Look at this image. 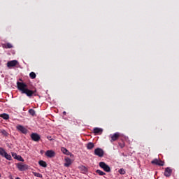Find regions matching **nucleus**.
<instances>
[{"label": "nucleus", "mask_w": 179, "mask_h": 179, "mask_svg": "<svg viewBox=\"0 0 179 179\" xmlns=\"http://www.w3.org/2000/svg\"><path fill=\"white\" fill-rule=\"evenodd\" d=\"M17 87L18 90L21 92L22 94H26L27 97H33V96H37V90H29L27 87V85L24 83L17 82Z\"/></svg>", "instance_id": "obj_1"}, {"label": "nucleus", "mask_w": 179, "mask_h": 179, "mask_svg": "<svg viewBox=\"0 0 179 179\" xmlns=\"http://www.w3.org/2000/svg\"><path fill=\"white\" fill-rule=\"evenodd\" d=\"M0 155L2 157H5V159H6V160H12V156L9 154H8V152H6V151L5 150V149L2 148L0 147Z\"/></svg>", "instance_id": "obj_2"}, {"label": "nucleus", "mask_w": 179, "mask_h": 179, "mask_svg": "<svg viewBox=\"0 0 179 179\" xmlns=\"http://www.w3.org/2000/svg\"><path fill=\"white\" fill-rule=\"evenodd\" d=\"M99 167L101 169H103V171H105L106 173H110L111 171V168L110 166L107 165L106 162H99Z\"/></svg>", "instance_id": "obj_3"}, {"label": "nucleus", "mask_w": 179, "mask_h": 179, "mask_svg": "<svg viewBox=\"0 0 179 179\" xmlns=\"http://www.w3.org/2000/svg\"><path fill=\"white\" fill-rule=\"evenodd\" d=\"M16 166H17V169H18L20 171H26V170H29L28 165L23 164L22 162L17 164Z\"/></svg>", "instance_id": "obj_4"}, {"label": "nucleus", "mask_w": 179, "mask_h": 179, "mask_svg": "<svg viewBox=\"0 0 179 179\" xmlns=\"http://www.w3.org/2000/svg\"><path fill=\"white\" fill-rule=\"evenodd\" d=\"M120 136H121V134L118 132H116L113 134H110L109 136V138H110V143H113V142H115V141H118L120 139Z\"/></svg>", "instance_id": "obj_5"}, {"label": "nucleus", "mask_w": 179, "mask_h": 179, "mask_svg": "<svg viewBox=\"0 0 179 179\" xmlns=\"http://www.w3.org/2000/svg\"><path fill=\"white\" fill-rule=\"evenodd\" d=\"M31 138L32 141H34V142H39L40 139H41V137L37 133H32L31 134Z\"/></svg>", "instance_id": "obj_6"}, {"label": "nucleus", "mask_w": 179, "mask_h": 179, "mask_svg": "<svg viewBox=\"0 0 179 179\" xmlns=\"http://www.w3.org/2000/svg\"><path fill=\"white\" fill-rule=\"evenodd\" d=\"M95 156H99V157H103L104 156V151L101 148H96L94 150Z\"/></svg>", "instance_id": "obj_7"}, {"label": "nucleus", "mask_w": 179, "mask_h": 179, "mask_svg": "<svg viewBox=\"0 0 179 179\" xmlns=\"http://www.w3.org/2000/svg\"><path fill=\"white\" fill-rule=\"evenodd\" d=\"M152 164H155L156 166H164V162L161 159H155L151 162Z\"/></svg>", "instance_id": "obj_8"}, {"label": "nucleus", "mask_w": 179, "mask_h": 179, "mask_svg": "<svg viewBox=\"0 0 179 179\" xmlns=\"http://www.w3.org/2000/svg\"><path fill=\"white\" fill-rule=\"evenodd\" d=\"M17 64H19L17 60H11L7 62V66L8 68H13V66H16Z\"/></svg>", "instance_id": "obj_9"}, {"label": "nucleus", "mask_w": 179, "mask_h": 179, "mask_svg": "<svg viewBox=\"0 0 179 179\" xmlns=\"http://www.w3.org/2000/svg\"><path fill=\"white\" fill-rule=\"evenodd\" d=\"M16 129H17V131H19L20 132H22V134H24V135H26V134H27V129H26L22 125H17L16 127Z\"/></svg>", "instance_id": "obj_10"}, {"label": "nucleus", "mask_w": 179, "mask_h": 179, "mask_svg": "<svg viewBox=\"0 0 179 179\" xmlns=\"http://www.w3.org/2000/svg\"><path fill=\"white\" fill-rule=\"evenodd\" d=\"M172 173H173V170H171L170 167H167L165 169L164 176L165 177H170Z\"/></svg>", "instance_id": "obj_11"}, {"label": "nucleus", "mask_w": 179, "mask_h": 179, "mask_svg": "<svg viewBox=\"0 0 179 179\" xmlns=\"http://www.w3.org/2000/svg\"><path fill=\"white\" fill-rule=\"evenodd\" d=\"M65 162L64 167H69V166L72 164V159H71L69 157L65 158Z\"/></svg>", "instance_id": "obj_12"}, {"label": "nucleus", "mask_w": 179, "mask_h": 179, "mask_svg": "<svg viewBox=\"0 0 179 179\" xmlns=\"http://www.w3.org/2000/svg\"><path fill=\"white\" fill-rule=\"evenodd\" d=\"M45 156L48 157H54V156H55V152L52 150H48L45 152Z\"/></svg>", "instance_id": "obj_13"}, {"label": "nucleus", "mask_w": 179, "mask_h": 179, "mask_svg": "<svg viewBox=\"0 0 179 179\" xmlns=\"http://www.w3.org/2000/svg\"><path fill=\"white\" fill-rule=\"evenodd\" d=\"M94 133L96 134H101L103 133V129L101 128H98V127H95L94 129Z\"/></svg>", "instance_id": "obj_14"}, {"label": "nucleus", "mask_w": 179, "mask_h": 179, "mask_svg": "<svg viewBox=\"0 0 179 179\" xmlns=\"http://www.w3.org/2000/svg\"><path fill=\"white\" fill-rule=\"evenodd\" d=\"M61 151L62 152V153H64V155H67V156H69V155H71V152L65 148L62 147L61 148Z\"/></svg>", "instance_id": "obj_15"}, {"label": "nucleus", "mask_w": 179, "mask_h": 179, "mask_svg": "<svg viewBox=\"0 0 179 179\" xmlns=\"http://www.w3.org/2000/svg\"><path fill=\"white\" fill-rule=\"evenodd\" d=\"M93 148H94V143L90 142L87 144V149H88V150H92Z\"/></svg>", "instance_id": "obj_16"}, {"label": "nucleus", "mask_w": 179, "mask_h": 179, "mask_svg": "<svg viewBox=\"0 0 179 179\" xmlns=\"http://www.w3.org/2000/svg\"><path fill=\"white\" fill-rule=\"evenodd\" d=\"M3 48H13V45H12L10 43H7L6 44L2 45Z\"/></svg>", "instance_id": "obj_17"}, {"label": "nucleus", "mask_w": 179, "mask_h": 179, "mask_svg": "<svg viewBox=\"0 0 179 179\" xmlns=\"http://www.w3.org/2000/svg\"><path fill=\"white\" fill-rule=\"evenodd\" d=\"M38 164L41 167H47V162H45V161H43V160L39 161Z\"/></svg>", "instance_id": "obj_18"}, {"label": "nucleus", "mask_w": 179, "mask_h": 179, "mask_svg": "<svg viewBox=\"0 0 179 179\" xmlns=\"http://www.w3.org/2000/svg\"><path fill=\"white\" fill-rule=\"evenodd\" d=\"M79 169L80 171H82V173H87V168H86L85 166H80Z\"/></svg>", "instance_id": "obj_19"}, {"label": "nucleus", "mask_w": 179, "mask_h": 179, "mask_svg": "<svg viewBox=\"0 0 179 179\" xmlns=\"http://www.w3.org/2000/svg\"><path fill=\"white\" fill-rule=\"evenodd\" d=\"M0 117H1V118H3V120H9V115L6 113L1 114Z\"/></svg>", "instance_id": "obj_20"}, {"label": "nucleus", "mask_w": 179, "mask_h": 179, "mask_svg": "<svg viewBox=\"0 0 179 179\" xmlns=\"http://www.w3.org/2000/svg\"><path fill=\"white\" fill-rule=\"evenodd\" d=\"M29 113L30 115H32V117H34L36 115V110H34V109H29Z\"/></svg>", "instance_id": "obj_21"}, {"label": "nucleus", "mask_w": 179, "mask_h": 179, "mask_svg": "<svg viewBox=\"0 0 179 179\" xmlns=\"http://www.w3.org/2000/svg\"><path fill=\"white\" fill-rule=\"evenodd\" d=\"M96 173L99 174V176H106V173L103 171H101L100 169H97Z\"/></svg>", "instance_id": "obj_22"}, {"label": "nucleus", "mask_w": 179, "mask_h": 179, "mask_svg": "<svg viewBox=\"0 0 179 179\" xmlns=\"http://www.w3.org/2000/svg\"><path fill=\"white\" fill-rule=\"evenodd\" d=\"M33 174L35 177H38L39 178H41V177H43V175H41V173H40L33 172Z\"/></svg>", "instance_id": "obj_23"}, {"label": "nucleus", "mask_w": 179, "mask_h": 179, "mask_svg": "<svg viewBox=\"0 0 179 179\" xmlns=\"http://www.w3.org/2000/svg\"><path fill=\"white\" fill-rule=\"evenodd\" d=\"M29 76H30L31 79H36V73L31 72L29 73Z\"/></svg>", "instance_id": "obj_24"}, {"label": "nucleus", "mask_w": 179, "mask_h": 179, "mask_svg": "<svg viewBox=\"0 0 179 179\" xmlns=\"http://www.w3.org/2000/svg\"><path fill=\"white\" fill-rule=\"evenodd\" d=\"M1 134H2V135H3L4 136H8V135H9V134H8V132L6 131L5 129H1Z\"/></svg>", "instance_id": "obj_25"}, {"label": "nucleus", "mask_w": 179, "mask_h": 179, "mask_svg": "<svg viewBox=\"0 0 179 179\" xmlns=\"http://www.w3.org/2000/svg\"><path fill=\"white\" fill-rule=\"evenodd\" d=\"M15 160H19V162H24V159H23V157H22V156L20 155H17V158L15 159Z\"/></svg>", "instance_id": "obj_26"}, {"label": "nucleus", "mask_w": 179, "mask_h": 179, "mask_svg": "<svg viewBox=\"0 0 179 179\" xmlns=\"http://www.w3.org/2000/svg\"><path fill=\"white\" fill-rule=\"evenodd\" d=\"M119 173H120V174L124 175V174H125V170H124V169H120L119 170Z\"/></svg>", "instance_id": "obj_27"}, {"label": "nucleus", "mask_w": 179, "mask_h": 179, "mask_svg": "<svg viewBox=\"0 0 179 179\" xmlns=\"http://www.w3.org/2000/svg\"><path fill=\"white\" fill-rule=\"evenodd\" d=\"M11 155L12 157H14V159H17V154H16L15 152H12Z\"/></svg>", "instance_id": "obj_28"}, {"label": "nucleus", "mask_w": 179, "mask_h": 179, "mask_svg": "<svg viewBox=\"0 0 179 179\" xmlns=\"http://www.w3.org/2000/svg\"><path fill=\"white\" fill-rule=\"evenodd\" d=\"M119 146L122 149L125 146V144L120 143Z\"/></svg>", "instance_id": "obj_29"}, {"label": "nucleus", "mask_w": 179, "mask_h": 179, "mask_svg": "<svg viewBox=\"0 0 179 179\" xmlns=\"http://www.w3.org/2000/svg\"><path fill=\"white\" fill-rule=\"evenodd\" d=\"M63 114H64V115H66V111H64V112H63Z\"/></svg>", "instance_id": "obj_30"}, {"label": "nucleus", "mask_w": 179, "mask_h": 179, "mask_svg": "<svg viewBox=\"0 0 179 179\" xmlns=\"http://www.w3.org/2000/svg\"><path fill=\"white\" fill-rule=\"evenodd\" d=\"M41 155H43V153H44V151L43 150H41Z\"/></svg>", "instance_id": "obj_31"}, {"label": "nucleus", "mask_w": 179, "mask_h": 179, "mask_svg": "<svg viewBox=\"0 0 179 179\" xmlns=\"http://www.w3.org/2000/svg\"><path fill=\"white\" fill-rule=\"evenodd\" d=\"M48 139H50L51 141V137H50V138L48 137Z\"/></svg>", "instance_id": "obj_32"}, {"label": "nucleus", "mask_w": 179, "mask_h": 179, "mask_svg": "<svg viewBox=\"0 0 179 179\" xmlns=\"http://www.w3.org/2000/svg\"><path fill=\"white\" fill-rule=\"evenodd\" d=\"M48 139H50L51 141V137H50V138L48 137Z\"/></svg>", "instance_id": "obj_33"}, {"label": "nucleus", "mask_w": 179, "mask_h": 179, "mask_svg": "<svg viewBox=\"0 0 179 179\" xmlns=\"http://www.w3.org/2000/svg\"><path fill=\"white\" fill-rule=\"evenodd\" d=\"M48 139H50L51 141V137H50V138L48 137Z\"/></svg>", "instance_id": "obj_34"}, {"label": "nucleus", "mask_w": 179, "mask_h": 179, "mask_svg": "<svg viewBox=\"0 0 179 179\" xmlns=\"http://www.w3.org/2000/svg\"><path fill=\"white\" fill-rule=\"evenodd\" d=\"M48 139H50L51 141V137H50V138L48 137Z\"/></svg>", "instance_id": "obj_35"}, {"label": "nucleus", "mask_w": 179, "mask_h": 179, "mask_svg": "<svg viewBox=\"0 0 179 179\" xmlns=\"http://www.w3.org/2000/svg\"><path fill=\"white\" fill-rule=\"evenodd\" d=\"M48 139H50L51 141V137H50V138L48 137Z\"/></svg>", "instance_id": "obj_36"}, {"label": "nucleus", "mask_w": 179, "mask_h": 179, "mask_svg": "<svg viewBox=\"0 0 179 179\" xmlns=\"http://www.w3.org/2000/svg\"><path fill=\"white\" fill-rule=\"evenodd\" d=\"M15 179H20V178H19V177H17Z\"/></svg>", "instance_id": "obj_37"}]
</instances>
